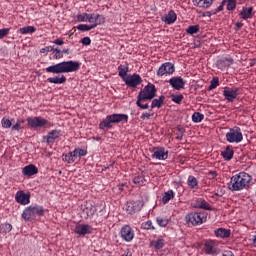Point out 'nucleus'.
Here are the masks:
<instances>
[{
    "label": "nucleus",
    "instance_id": "64",
    "mask_svg": "<svg viewBox=\"0 0 256 256\" xmlns=\"http://www.w3.org/2000/svg\"><path fill=\"white\" fill-rule=\"evenodd\" d=\"M241 27H243V23L242 22H237L235 24L234 31H239V29H241Z\"/></svg>",
    "mask_w": 256,
    "mask_h": 256
},
{
    "label": "nucleus",
    "instance_id": "34",
    "mask_svg": "<svg viewBox=\"0 0 256 256\" xmlns=\"http://www.w3.org/2000/svg\"><path fill=\"white\" fill-rule=\"evenodd\" d=\"M171 199H175V192L173 190H168L167 192H164L162 196V203L164 205H167Z\"/></svg>",
    "mask_w": 256,
    "mask_h": 256
},
{
    "label": "nucleus",
    "instance_id": "27",
    "mask_svg": "<svg viewBox=\"0 0 256 256\" xmlns=\"http://www.w3.org/2000/svg\"><path fill=\"white\" fill-rule=\"evenodd\" d=\"M46 81L48 83H53L54 85H64V83H67V77H65V75L54 76L47 78Z\"/></svg>",
    "mask_w": 256,
    "mask_h": 256
},
{
    "label": "nucleus",
    "instance_id": "63",
    "mask_svg": "<svg viewBox=\"0 0 256 256\" xmlns=\"http://www.w3.org/2000/svg\"><path fill=\"white\" fill-rule=\"evenodd\" d=\"M222 256H235L231 250H224Z\"/></svg>",
    "mask_w": 256,
    "mask_h": 256
},
{
    "label": "nucleus",
    "instance_id": "32",
    "mask_svg": "<svg viewBox=\"0 0 256 256\" xmlns=\"http://www.w3.org/2000/svg\"><path fill=\"white\" fill-rule=\"evenodd\" d=\"M33 211H34V219H37V217H43L45 215V208L41 205H32Z\"/></svg>",
    "mask_w": 256,
    "mask_h": 256
},
{
    "label": "nucleus",
    "instance_id": "40",
    "mask_svg": "<svg viewBox=\"0 0 256 256\" xmlns=\"http://www.w3.org/2000/svg\"><path fill=\"white\" fill-rule=\"evenodd\" d=\"M170 98L171 101H173V103H176V105H181V103L183 102V99H185V97L183 96V94H170Z\"/></svg>",
    "mask_w": 256,
    "mask_h": 256
},
{
    "label": "nucleus",
    "instance_id": "62",
    "mask_svg": "<svg viewBox=\"0 0 256 256\" xmlns=\"http://www.w3.org/2000/svg\"><path fill=\"white\" fill-rule=\"evenodd\" d=\"M224 8H225V6H223V5L220 4V5L218 6V8L213 11V15H217V13L223 11Z\"/></svg>",
    "mask_w": 256,
    "mask_h": 256
},
{
    "label": "nucleus",
    "instance_id": "19",
    "mask_svg": "<svg viewBox=\"0 0 256 256\" xmlns=\"http://www.w3.org/2000/svg\"><path fill=\"white\" fill-rule=\"evenodd\" d=\"M191 205L192 207H194V209H203L204 211H213V208L211 207V205L207 203V201H205V199L203 198H197L193 200Z\"/></svg>",
    "mask_w": 256,
    "mask_h": 256
},
{
    "label": "nucleus",
    "instance_id": "14",
    "mask_svg": "<svg viewBox=\"0 0 256 256\" xmlns=\"http://www.w3.org/2000/svg\"><path fill=\"white\" fill-rule=\"evenodd\" d=\"M61 135H63L61 130H52L50 132H48V134L46 136L42 137V143H46L48 145H53L55 143V141H57V139H59V137H61Z\"/></svg>",
    "mask_w": 256,
    "mask_h": 256
},
{
    "label": "nucleus",
    "instance_id": "24",
    "mask_svg": "<svg viewBox=\"0 0 256 256\" xmlns=\"http://www.w3.org/2000/svg\"><path fill=\"white\" fill-rule=\"evenodd\" d=\"M22 219H24V221H35V212L33 210V205L28 206L24 209L22 213Z\"/></svg>",
    "mask_w": 256,
    "mask_h": 256
},
{
    "label": "nucleus",
    "instance_id": "55",
    "mask_svg": "<svg viewBox=\"0 0 256 256\" xmlns=\"http://www.w3.org/2000/svg\"><path fill=\"white\" fill-rule=\"evenodd\" d=\"M93 25H105V16L100 14V17L98 18V21H96Z\"/></svg>",
    "mask_w": 256,
    "mask_h": 256
},
{
    "label": "nucleus",
    "instance_id": "22",
    "mask_svg": "<svg viewBox=\"0 0 256 256\" xmlns=\"http://www.w3.org/2000/svg\"><path fill=\"white\" fill-rule=\"evenodd\" d=\"M233 63H234L233 58H231V57H228V58L227 57H223V58L217 60L216 67L218 69H221V71H223V69H226V67H231V65H233Z\"/></svg>",
    "mask_w": 256,
    "mask_h": 256
},
{
    "label": "nucleus",
    "instance_id": "43",
    "mask_svg": "<svg viewBox=\"0 0 256 256\" xmlns=\"http://www.w3.org/2000/svg\"><path fill=\"white\" fill-rule=\"evenodd\" d=\"M53 55V59L55 60H59V59H63V50L59 49V47H55L52 50Z\"/></svg>",
    "mask_w": 256,
    "mask_h": 256
},
{
    "label": "nucleus",
    "instance_id": "23",
    "mask_svg": "<svg viewBox=\"0 0 256 256\" xmlns=\"http://www.w3.org/2000/svg\"><path fill=\"white\" fill-rule=\"evenodd\" d=\"M161 21L166 23V25H173V23L177 21V13H175V10H170L167 14L161 17Z\"/></svg>",
    "mask_w": 256,
    "mask_h": 256
},
{
    "label": "nucleus",
    "instance_id": "37",
    "mask_svg": "<svg viewBox=\"0 0 256 256\" xmlns=\"http://www.w3.org/2000/svg\"><path fill=\"white\" fill-rule=\"evenodd\" d=\"M145 101H149L147 98H141L137 96L136 105L139 107V109L146 110L149 109V104H143Z\"/></svg>",
    "mask_w": 256,
    "mask_h": 256
},
{
    "label": "nucleus",
    "instance_id": "33",
    "mask_svg": "<svg viewBox=\"0 0 256 256\" xmlns=\"http://www.w3.org/2000/svg\"><path fill=\"white\" fill-rule=\"evenodd\" d=\"M37 31L35 26H25L17 30V33H21V35H31Z\"/></svg>",
    "mask_w": 256,
    "mask_h": 256
},
{
    "label": "nucleus",
    "instance_id": "45",
    "mask_svg": "<svg viewBox=\"0 0 256 256\" xmlns=\"http://www.w3.org/2000/svg\"><path fill=\"white\" fill-rule=\"evenodd\" d=\"M219 87V77H213L210 81V85L208 87V91H213V89H217Z\"/></svg>",
    "mask_w": 256,
    "mask_h": 256
},
{
    "label": "nucleus",
    "instance_id": "51",
    "mask_svg": "<svg viewBox=\"0 0 256 256\" xmlns=\"http://www.w3.org/2000/svg\"><path fill=\"white\" fill-rule=\"evenodd\" d=\"M24 127L21 126L18 122H16L14 125H12L11 127V132L14 133V131H17V133H19V131H23Z\"/></svg>",
    "mask_w": 256,
    "mask_h": 256
},
{
    "label": "nucleus",
    "instance_id": "30",
    "mask_svg": "<svg viewBox=\"0 0 256 256\" xmlns=\"http://www.w3.org/2000/svg\"><path fill=\"white\" fill-rule=\"evenodd\" d=\"M77 21L81 22H87L88 23H95V20H93V14L89 13H82L77 15Z\"/></svg>",
    "mask_w": 256,
    "mask_h": 256
},
{
    "label": "nucleus",
    "instance_id": "31",
    "mask_svg": "<svg viewBox=\"0 0 256 256\" xmlns=\"http://www.w3.org/2000/svg\"><path fill=\"white\" fill-rule=\"evenodd\" d=\"M129 71V64L126 62L125 66L120 65L118 66V75L121 77L122 81L127 79V72Z\"/></svg>",
    "mask_w": 256,
    "mask_h": 256
},
{
    "label": "nucleus",
    "instance_id": "29",
    "mask_svg": "<svg viewBox=\"0 0 256 256\" xmlns=\"http://www.w3.org/2000/svg\"><path fill=\"white\" fill-rule=\"evenodd\" d=\"M163 105H165V96L161 95L159 98L152 99L151 109H155V107H157V109H161Z\"/></svg>",
    "mask_w": 256,
    "mask_h": 256
},
{
    "label": "nucleus",
    "instance_id": "42",
    "mask_svg": "<svg viewBox=\"0 0 256 256\" xmlns=\"http://www.w3.org/2000/svg\"><path fill=\"white\" fill-rule=\"evenodd\" d=\"M13 226L10 223L0 224V233H11Z\"/></svg>",
    "mask_w": 256,
    "mask_h": 256
},
{
    "label": "nucleus",
    "instance_id": "1",
    "mask_svg": "<svg viewBox=\"0 0 256 256\" xmlns=\"http://www.w3.org/2000/svg\"><path fill=\"white\" fill-rule=\"evenodd\" d=\"M81 69V62L79 61H63L51 66H48L46 73H53V75H61L63 73H76Z\"/></svg>",
    "mask_w": 256,
    "mask_h": 256
},
{
    "label": "nucleus",
    "instance_id": "10",
    "mask_svg": "<svg viewBox=\"0 0 256 256\" xmlns=\"http://www.w3.org/2000/svg\"><path fill=\"white\" fill-rule=\"evenodd\" d=\"M204 253L206 255H219L221 248L217 245L214 240H206L204 243Z\"/></svg>",
    "mask_w": 256,
    "mask_h": 256
},
{
    "label": "nucleus",
    "instance_id": "59",
    "mask_svg": "<svg viewBox=\"0 0 256 256\" xmlns=\"http://www.w3.org/2000/svg\"><path fill=\"white\" fill-rule=\"evenodd\" d=\"M153 114H150V113H143L141 116H140V119H142V121H145V119H151Z\"/></svg>",
    "mask_w": 256,
    "mask_h": 256
},
{
    "label": "nucleus",
    "instance_id": "58",
    "mask_svg": "<svg viewBox=\"0 0 256 256\" xmlns=\"http://www.w3.org/2000/svg\"><path fill=\"white\" fill-rule=\"evenodd\" d=\"M70 155L72 157V160L75 162V160L77 159V157H79V152L77 150V148L73 151L70 152Z\"/></svg>",
    "mask_w": 256,
    "mask_h": 256
},
{
    "label": "nucleus",
    "instance_id": "16",
    "mask_svg": "<svg viewBox=\"0 0 256 256\" xmlns=\"http://www.w3.org/2000/svg\"><path fill=\"white\" fill-rule=\"evenodd\" d=\"M15 201L20 205H29L31 203V193L19 190L15 195Z\"/></svg>",
    "mask_w": 256,
    "mask_h": 256
},
{
    "label": "nucleus",
    "instance_id": "60",
    "mask_svg": "<svg viewBox=\"0 0 256 256\" xmlns=\"http://www.w3.org/2000/svg\"><path fill=\"white\" fill-rule=\"evenodd\" d=\"M213 5V0H204V9H209Z\"/></svg>",
    "mask_w": 256,
    "mask_h": 256
},
{
    "label": "nucleus",
    "instance_id": "26",
    "mask_svg": "<svg viewBox=\"0 0 256 256\" xmlns=\"http://www.w3.org/2000/svg\"><path fill=\"white\" fill-rule=\"evenodd\" d=\"M214 234L215 237L220 239H228V237H231V230L225 228H217L214 230Z\"/></svg>",
    "mask_w": 256,
    "mask_h": 256
},
{
    "label": "nucleus",
    "instance_id": "47",
    "mask_svg": "<svg viewBox=\"0 0 256 256\" xmlns=\"http://www.w3.org/2000/svg\"><path fill=\"white\" fill-rule=\"evenodd\" d=\"M145 183V176L144 175H138L133 178V184L134 185H143Z\"/></svg>",
    "mask_w": 256,
    "mask_h": 256
},
{
    "label": "nucleus",
    "instance_id": "11",
    "mask_svg": "<svg viewBox=\"0 0 256 256\" xmlns=\"http://www.w3.org/2000/svg\"><path fill=\"white\" fill-rule=\"evenodd\" d=\"M144 202L143 200H131L126 203V213L128 215H135L138 211L143 209Z\"/></svg>",
    "mask_w": 256,
    "mask_h": 256
},
{
    "label": "nucleus",
    "instance_id": "5",
    "mask_svg": "<svg viewBox=\"0 0 256 256\" xmlns=\"http://www.w3.org/2000/svg\"><path fill=\"white\" fill-rule=\"evenodd\" d=\"M185 221L188 225L197 227L207 221V215L203 212H190L185 216Z\"/></svg>",
    "mask_w": 256,
    "mask_h": 256
},
{
    "label": "nucleus",
    "instance_id": "49",
    "mask_svg": "<svg viewBox=\"0 0 256 256\" xmlns=\"http://www.w3.org/2000/svg\"><path fill=\"white\" fill-rule=\"evenodd\" d=\"M62 160L69 164L75 163V160H73V157L71 156V152H68L67 154H63Z\"/></svg>",
    "mask_w": 256,
    "mask_h": 256
},
{
    "label": "nucleus",
    "instance_id": "12",
    "mask_svg": "<svg viewBox=\"0 0 256 256\" xmlns=\"http://www.w3.org/2000/svg\"><path fill=\"white\" fill-rule=\"evenodd\" d=\"M95 229L89 224H77L74 228V233L79 237H85L86 235H93Z\"/></svg>",
    "mask_w": 256,
    "mask_h": 256
},
{
    "label": "nucleus",
    "instance_id": "17",
    "mask_svg": "<svg viewBox=\"0 0 256 256\" xmlns=\"http://www.w3.org/2000/svg\"><path fill=\"white\" fill-rule=\"evenodd\" d=\"M169 85L175 91H181V89H185V80L181 76H174L169 79Z\"/></svg>",
    "mask_w": 256,
    "mask_h": 256
},
{
    "label": "nucleus",
    "instance_id": "6",
    "mask_svg": "<svg viewBox=\"0 0 256 256\" xmlns=\"http://www.w3.org/2000/svg\"><path fill=\"white\" fill-rule=\"evenodd\" d=\"M138 97L153 101V99L157 97V87H155V84L149 82L143 89L140 90Z\"/></svg>",
    "mask_w": 256,
    "mask_h": 256
},
{
    "label": "nucleus",
    "instance_id": "20",
    "mask_svg": "<svg viewBox=\"0 0 256 256\" xmlns=\"http://www.w3.org/2000/svg\"><path fill=\"white\" fill-rule=\"evenodd\" d=\"M95 213H97V208H95L93 204L86 202L84 206H82V215H84V219L93 217Z\"/></svg>",
    "mask_w": 256,
    "mask_h": 256
},
{
    "label": "nucleus",
    "instance_id": "7",
    "mask_svg": "<svg viewBox=\"0 0 256 256\" xmlns=\"http://www.w3.org/2000/svg\"><path fill=\"white\" fill-rule=\"evenodd\" d=\"M243 93V89L239 87H224L223 97L228 101V103H233L239 95Z\"/></svg>",
    "mask_w": 256,
    "mask_h": 256
},
{
    "label": "nucleus",
    "instance_id": "13",
    "mask_svg": "<svg viewBox=\"0 0 256 256\" xmlns=\"http://www.w3.org/2000/svg\"><path fill=\"white\" fill-rule=\"evenodd\" d=\"M120 237L126 243H131L133 239H135V231L129 225H125L120 230Z\"/></svg>",
    "mask_w": 256,
    "mask_h": 256
},
{
    "label": "nucleus",
    "instance_id": "36",
    "mask_svg": "<svg viewBox=\"0 0 256 256\" xmlns=\"http://www.w3.org/2000/svg\"><path fill=\"white\" fill-rule=\"evenodd\" d=\"M187 185L190 187V189H199V180H197L195 176H189Z\"/></svg>",
    "mask_w": 256,
    "mask_h": 256
},
{
    "label": "nucleus",
    "instance_id": "25",
    "mask_svg": "<svg viewBox=\"0 0 256 256\" xmlns=\"http://www.w3.org/2000/svg\"><path fill=\"white\" fill-rule=\"evenodd\" d=\"M234 155L235 151L233 150V147L229 145L226 146L225 149L221 152V157H223L224 161H231Z\"/></svg>",
    "mask_w": 256,
    "mask_h": 256
},
{
    "label": "nucleus",
    "instance_id": "4",
    "mask_svg": "<svg viewBox=\"0 0 256 256\" xmlns=\"http://www.w3.org/2000/svg\"><path fill=\"white\" fill-rule=\"evenodd\" d=\"M26 121L27 126L30 129H34V131H37V129H51L53 127V123L41 116L28 117Z\"/></svg>",
    "mask_w": 256,
    "mask_h": 256
},
{
    "label": "nucleus",
    "instance_id": "50",
    "mask_svg": "<svg viewBox=\"0 0 256 256\" xmlns=\"http://www.w3.org/2000/svg\"><path fill=\"white\" fill-rule=\"evenodd\" d=\"M226 9L227 11H235V9H237V2L227 1Z\"/></svg>",
    "mask_w": 256,
    "mask_h": 256
},
{
    "label": "nucleus",
    "instance_id": "15",
    "mask_svg": "<svg viewBox=\"0 0 256 256\" xmlns=\"http://www.w3.org/2000/svg\"><path fill=\"white\" fill-rule=\"evenodd\" d=\"M173 73H175V64L165 62L159 67L157 77H163V75H173Z\"/></svg>",
    "mask_w": 256,
    "mask_h": 256
},
{
    "label": "nucleus",
    "instance_id": "18",
    "mask_svg": "<svg viewBox=\"0 0 256 256\" xmlns=\"http://www.w3.org/2000/svg\"><path fill=\"white\" fill-rule=\"evenodd\" d=\"M152 159H158V161H165L169 157V151H165L164 147H154Z\"/></svg>",
    "mask_w": 256,
    "mask_h": 256
},
{
    "label": "nucleus",
    "instance_id": "57",
    "mask_svg": "<svg viewBox=\"0 0 256 256\" xmlns=\"http://www.w3.org/2000/svg\"><path fill=\"white\" fill-rule=\"evenodd\" d=\"M77 151H78V157L81 158V157H85V155H87V150L85 149H81V148H76Z\"/></svg>",
    "mask_w": 256,
    "mask_h": 256
},
{
    "label": "nucleus",
    "instance_id": "56",
    "mask_svg": "<svg viewBox=\"0 0 256 256\" xmlns=\"http://www.w3.org/2000/svg\"><path fill=\"white\" fill-rule=\"evenodd\" d=\"M194 5H196L197 7H201L202 9H205V4H204V0H193Z\"/></svg>",
    "mask_w": 256,
    "mask_h": 256
},
{
    "label": "nucleus",
    "instance_id": "2",
    "mask_svg": "<svg viewBox=\"0 0 256 256\" xmlns=\"http://www.w3.org/2000/svg\"><path fill=\"white\" fill-rule=\"evenodd\" d=\"M119 123H129V115L127 114H110L106 116V119H103L99 124V129L102 131H109V129H113V125H117Z\"/></svg>",
    "mask_w": 256,
    "mask_h": 256
},
{
    "label": "nucleus",
    "instance_id": "48",
    "mask_svg": "<svg viewBox=\"0 0 256 256\" xmlns=\"http://www.w3.org/2000/svg\"><path fill=\"white\" fill-rule=\"evenodd\" d=\"M141 229H146V230L152 229V231H155V227L151 220H148V221L142 223Z\"/></svg>",
    "mask_w": 256,
    "mask_h": 256
},
{
    "label": "nucleus",
    "instance_id": "61",
    "mask_svg": "<svg viewBox=\"0 0 256 256\" xmlns=\"http://www.w3.org/2000/svg\"><path fill=\"white\" fill-rule=\"evenodd\" d=\"M53 43H54L55 45H58V46L65 45V41H63V39H61V38L55 39V40L53 41Z\"/></svg>",
    "mask_w": 256,
    "mask_h": 256
},
{
    "label": "nucleus",
    "instance_id": "52",
    "mask_svg": "<svg viewBox=\"0 0 256 256\" xmlns=\"http://www.w3.org/2000/svg\"><path fill=\"white\" fill-rule=\"evenodd\" d=\"M9 31H11V28L0 29V39L7 37V35H9Z\"/></svg>",
    "mask_w": 256,
    "mask_h": 256
},
{
    "label": "nucleus",
    "instance_id": "9",
    "mask_svg": "<svg viewBox=\"0 0 256 256\" xmlns=\"http://www.w3.org/2000/svg\"><path fill=\"white\" fill-rule=\"evenodd\" d=\"M125 85H127L130 89H137L138 85H141L143 83V78H141V75L134 73V74H128L126 79L124 80Z\"/></svg>",
    "mask_w": 256,
    "mask_h": 256
},
{
    "label": "nucleus",
    "instance_id": "54",
    "mask_svg": "<svg viewBox=\"0 0 256 256\" xmlns=\"http://www.w3.org/2000/svg\"><path fill=\"white\" fill-rule=\"evenodd\" d=\"M55 46H46L42 49H40V53H51V51L53 52Z\"/></svg>",
    "mask_w": 256,
    "mask_h": 256
},
{
    "label": "nucleus",
    "instance_id": "21",
    "mask_svg": "<svg viewBox=\"0 0 256 256\" xmlns=\"http://www.w3.org/2000/svg\"><path fill=\"white\" fill-rule=\"evenodd\" d=\"M37 173H39V168H37L35 164H29L22 169V175H24V177H33V175H37Z\"/></svg>",
    "mask_w": 256,
    "mask_h": 256
},
{
    "label": "nucleus",
    "instance_id": "44",
    "mask_svg": "<svg viewBox=\"0 0 256 256\" xmlns=\"http://www.w3.org/2000/svg\"><path fill=\"white\" fill-rule=\"evenodd\" d=\"M203 119H205V115H203L201 112H194L192 115L193 123H201Z\"/></svg>",
    "mask_w": 256,
    "mask_h": 256
},
{
    "label": "nucleus",
    "instance_id": "8",
    "mask_svg": "<svg viewBox=\"0 0 256 256\" xmlns=\"http://www.w3.org/2000/svg\"><path fill=\"white\" fill-rule=\"evenodd\" d=\"M226 141L228 143H241L243 141V132L240 127H233L226 133Z\"/></svg>",
    "mask_w": 256,
    "mask_h": 256
},
{
    "label": "nucleus",
    "instance_id": "28",
    "mask_svg": "<svg viewBox=\"0 0 256 256\" xmlns=\"http://www.w3.org/2000/svg\"><path fill=\"white\" fill-rule=\"evenodd\" d=\"M253 15H255V13H253V6H250L248 8L243 7L242 11L240 12L241 19H244L245 21H247V19H251Z\"/></svg>",
    "mask_w": 256,
    "mask_h": 256
},
{
    "label": "nucleus",
    "instance_id": "38",
    "mask_svg": "<svg viewBox=\"0 0 256 256\" xmlns=\"http://www.w3.org/2000/svg\"><path fill=\"white\" fill-rule=\"evenodd\" d=\"M95 27H97V24H79L76 29H78V31H82V33H85L87 31H91V29H95Z\"/></svg>",
    "mask_w": 256,
    "mask_h": 256
},
{
    "label": "nucleus",
    "instance_id": "39",
    "mask_svg": "<svg viewBox=\"0 0 256 256\" xmlns=\"http://www.w3.org/2000/svg\"><path fill=\"white\" fill-rule=\"evenodd\" d=\"M200 30H201V26H199V24L190 25V26H188V28L186 29V33H187L188 35H197V33H199Z\"/></svg>",
    "mask_w": 256,
    "mask_h": 256
},
{
    "label": "nucleus",
    "instance_id": "35",
    "mask_svg": "<svg viewBox=\"0 0 256 256\" xmlns=\"http://www.w3.org/2000/svg\"><path fill=\"white\" fill-rule=\"evenodd\" d=\"M150 247H154L157 251H159L165 247V240L163 238L153 240L150 242Z\"/></svg>",
    "mask_w": 256,
    "mask_h": 256
},
{
    "label": "nucleus",
    "instance_id": "3",
    "mask_svg": "<svg viewBox=\"0 0 256 256\" xmlns=\"http://www.w3.org/2000/svg\"><path fill=\"white\" fill-rule=\"evenodd\" d=\"M253 181V176L247 174L246 172H240L231 177V186H229L230 191H243L247 189L248 185Z\"/></svg>",
    "mask_w": 256,
    "mask_h": 256
},
{
    "label": "nucleus",
    "instance_id": "41",
    "mask_svg": "<svg viewBox=\"0 0 256 256\" xmlns=\"http://www.w3.org/2000/svg\"><path fill=\"white\" fill-rule=\"evenodd\" d=\"M15 121V119H9V118H2L1 120V125L4 129H11V127H13V122Z\"/></svg>",
    "mask_w": 256,
    "mask_h": 256
},
{
    "label": "nucleus",
    "instance_id": "46",
    "mask_svg": "<svg viewBox=\"0 0 256 256\" xmlns=\"http://www.w3.org/2000/svg\"><path fill=\"white\" fill-rule=\"evenodd\" d=\"M156 223H158L159 227H167L169 225V219L163 217H157Z\"/></svg>",
    "mask_w": 256,
    "mask_h": 256
},
{
    "label": "nucleus",
    "instance_id": "53",
    "mask_svg": "<svg viewBox=\"0 0 256 256\" xmlns=\"http://www.w3.org/2000/svg\"><path fill=\"white\" fill-rule=\"evenodd\" d=\"M80 43H82V45H85L87 47L91 45V38L89 36H86L80 40Z\"/></svg>",
    "mask_w": 256,
    "mask_h": 256
}]
</instances>
